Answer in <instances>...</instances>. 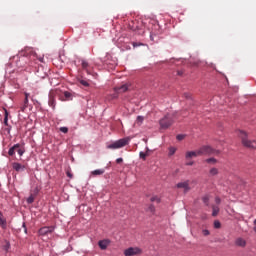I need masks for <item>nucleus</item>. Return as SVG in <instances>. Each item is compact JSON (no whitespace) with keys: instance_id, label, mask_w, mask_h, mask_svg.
Returning <instances> with one entry per match:
<instances>
[{"instance_id":"obj_6","label":"nucleus","mask_w":256,"mask_h":256,"mask_svg":"<svg viewBox=\"0 0 256 256\" xmlns=\"http://www.w3.org/2000/svg\"><path fill=\"white\" fill-rule=\"evenodd\" d=\"M143 251L139 247H130L126 250H124L125 256H135V255H141Z\"/></svg>"},{"instance_id":"obj_50","label":"nucleus","mask_w":256,"mask_h":256,"mask_svg":"<svg viewBox=\"0 0 256 256\" xmlns=\"http://www.w3.org/2000/svg\"><path fill=\"white\" fill-rule=\"evenodd\" d=\"M254 231L256 232V227H254Z\"/></svg>"},{"instance_id":"obj_28","label":"nucleus","mask_w":256,"mask_h":256,"mask_svg":"<svg viewBox=\"0 0 256 256\" xmlns=\"http://www.w3.org/2000/svg\"><path fill=\"white\" fill-rule=\"evenodd\" d=\"M202 201H203L204 204L209 205V196L208 195L204 196L202 198Z\"/></svg>"},{"instance_id":"obj_49","label":"nucleus","mask_w":256,"mask_h":256,"mask_svg":"<svg viewBox=\"0 0 256 256\" xmlns=\"http://www.w3.org/2000/svg\"><path fill=\"white\" fill-rule=\"evenodd\" d=\"M18 150H19V149H16L15 151L18 153Z\"/></svg>"},{"instance_id":"obj_31","label":"nucleus","mask_w":256,"mask_h":256,"mask_svg":"<svg viewBox=\"0 0 256 256\" xmlns=\"http://www.w3.org/2000/svg\"><path fill=\"white\" fill-rule=\"evenodd\" d=\"M176 139H177L178 141H183V139H185V135L179 134V135L176 136Z\"/></svg>"},{"instance_id":"obj_39","label":"nucleus","mask_w":256,"mask_h":256,"mask_svg":"<svg viewBox=\"0 0 256 256\" xmlns=\"http://www.w3.org/2000/svg\"><path fill=\"white\" fill-rule=\"evenodd\" d=\"M24 105H29V98L24 99Z\"/></svg>"},{"instance_id":"obj_25","label":"nucleus","mask_w":256,"mask_h":256,"mask_svg":"<svg viewBox=\"0 0 256 256\" xmlns=\"http://www.w3.org/2000/svg\"><path fill=\"white\" fill-rule=\"evenodd\" d=\"M147 211L149 212V213H155V206L153 205V204H151L149 207H148V209H147Z\"/></svg>"},{"instance_id":"obj_7","label":"nucleus","mask_w":256,"mask_h":256,"mask_svg":"<svg viewBox=\"0 0 256 256\" xmlns=\"http://www.w3.org/2000/svg\"><path fill=\"white\" fill-rule=\"evenodd\" d=\"M115 93L113 94V99H117L119 97V93H125L129 91V85L123 84L122 86H117L114 88Z\"/></svg>"},{"instance_id":"obj_5","label":"nucleus","mask_w":256,"mask_h":256,"mask_svg":"<svg viewBox=\"0 0 256 256\" xmlns=\"http://www.w3.org/2000/svg\"><path fill=\"white\" fill-rule=\"evenodd\" d=\"M16 149H18V155H20V157H23V155L25 154V147L21 144H15L14 146H12L8 151V155L10 157H13V155H15Z\"/></svg>"},{"instance_id":"obj_21","label":"nucleus","mask_w":256,"mask_h":256,"mask_svg":"<svg viewBox=\"0 0 256 256\" xmlns=\"http://www.w3.org/2000/svg\"><path fill=\"white\" fill-rule=\"evenodd\" d=\"M4 125L9 127V114L7 112H5Z\"/></svg>"},{"instance_id":"obj_8","label":"nucleus","mask_w":256,"mask_h":256,"mask_svg":"<svg viewBox=\"0 0 256 256\" xmlns=\"http://www.w3.org/2000/svg\"><path fill=\"white\" fill-rule=\"evenodd\" d=\"M57 95V92L56 91H50L49 93V101H48V105L49 107H52V109H55V105H56V102H55V97Z\"/></svg>"},{"instance_id":"obj_41","label":"nucleus","mask_w":256,"mask_h":256,"mask_svg":"<svg viewBox=\"0 0 256 256\" xmlns=\"http://www.w3.org/2000/svg\"><path fill=\"white\" fill-rule=\"evenodd\" d=\"M24 95H25V99H29V93L25 92Z\"/></svg>"},{"instance_id":"obj_9","label":"nucleus","mask_w":256,"mask_h":256,"mask_svg":"<svg viewBox=\"0 0 256 256\" xmlns=\"http://www.w3.org/2000/svg\"><path fill=\"white\" fill-rule=\"evenodd\" d=\"M53 231H55V228L53 226L42 227L39 229V235H49V233H53Z\"/></svg>"},{"instance_id":"obj_47","label":"nucleus","mask_w":256,"mask_h":256,"mask_svg":"<svg viewBox=\"0 0 256 256\" xmlns=\"http://www.w3.org/2000/svg\"><path fill=\"white\" fill-rule=\"evenodd\" d=\"M186 99H189V95H186Z\"/></svg>"},{"instance_id":"obj_43","label":"nucleus","mask_w":256,"mask_h":256,"mask_svg":"<svg viewBox=\"0 0 256 256\" xmlns=\"http://www.w3.org/2000/svg\"><path fill=\"white\" fill-rule=\"evenodd\" d=\"M177 75H183V71H178Z\"/></svg>"},{"instance_id":"obj_32","label":"nucleus","mask_w":256,"mask_h":256,"mask_svg":"<svg viewBox=\"0 0 256 256\" xmlns=\"http://www.w3.org/2000/svg\"><path fill=\"white\" fill-rule=\"evenodd\" d=\"M61 133H69V128L67 127H61L60 128Z\"/></svg>"},{"instance_id":"obj_48","label":"nucleus","mask_w":256,"mask_h":256,"mask_svg":"<svg viewBox=\"0 0 256 256\" xmlns=\"http://www.w3.org/2000/svg\"><path fill=\"white\" fill-rule=\"evenodd\" d=\"M194 65H198V63H197V62H195V63H194Z\"/></svg>"},{"instance_id":"obj_2","label":"nucleus","mask_w":256,"mask_h":256,"mask_svg":"<svg viewBox=\"0 0 256 256\" xmlns=\"http://www.w3.org/2000/svg\"><path fill=\"white\" fill-rule=\"evenodd\" d=\"M175 119H177V113L166 114L159 122L161 129H169L175 123Z\"/></svg>"},{"instance_id":"obj_13","label":"nucleus","mask_w":256,"mask_h":256,"mask_svg":"<svg viewBox=\"0 0 256 256\" xmlns=\"http://www.w3.org/2000/svg\"><path fill=\"white\" fill-rule=\"evenodd\" d=\"M109 243H110L109 240H100V241L98 242V245H99L100 249H102L103 251H105V249H107V247H109Z\"/></svg>"},{"instance_id":"obj_40","label":"nucleus","mask_w":256,"mask_h":256,"mask_svg":"<svg viewBox=\"0 0 256 256\" xmlns=\"http://www.w3.org/2000/svg\"><path fill=\"white\" fill-rule=\"evenodd\" d=\"M67 176L72 179L73 178V174L71 172H67Z\"/></svg>"},{"instance_id":"obj_37","label":"nucleus","mask_w":256,"mask_h":256,"mask_svg":"<svg viewBox=\"0 0 256 256\" xmlns=\"http://www.w3.org/2000/svg\"><path fill=\"white\" fill-rule=\"evenodd\" d=\"M28 107V105L27 104H24L20 109H21V111L22 112H25V109Z\"/></svg>"},{"instance_id":"obj_29","label":"nucleus","mask_w":256,"mask_h":256,"mask_svg":"<svg viewBox=\"0 0 256 256\" xmlns=\"http://www.w3.org/2000/svg\"><path fill=\"white\" fill-rule=\"evenodd\" d=\"M139 155H140V159H143L144 161L145 159H147V153L140 152Z\"/></svg>"},{"instance_id":"obj_18","label":"nucleus","mask_w":256,"mask_h":256,"mask_svg":"<svg viewBox=\"0 0 256 256\" xmlns=\"http://www.w3.org/2000/svg\"><path fill=\"white\" fill-rule=\"evenodd\" d=\"M219 215V206H212V217H217Z\"/></svg>"},{"instance_id":"obj_42","label":"nucleus","mask_w":256,"mask_h":256,"mask_svg":"<svg viewBox=\"0 0 256 256\" xmlns=\"http://www.w3.org/2000/svg\"><path fill=\"white\" fill-rule=\"evenodd\" d=\"M38 60L40 63H43V57H39Z\"/></svg>"},{"instance_id":"obj_14","label":"nucleus","mask_w":256,"mask_h":256,"mask_svg":"<svg viewBox=\"0 0 256 256\" xmlns=\"http://www.w3.org/2000/svg\"><path fill=\"white\" fill-rule=\"evenodd\" d=\"M12 167H13L14 171H17V172H19V171H25V165H21V164H19V163H17V162H14V163L12 164Z\"/></svg>"},{"instance_id":"obj_17","label":"nucleus","mask_w":256,"mask_h":256,"mask_svg":"<svg viewBox=\"0 0 256 256\" xmlns=\"http://www.w3.org/2000/svg\"><path fill=\"white\" fill-rule=\"evenodd\" d=\"M210 177H215V175H219V169L217 168H211L209 171Z\"/></svg>"},{"instance_id":"obj_44","label":"nucleus","mask_w":256,"mask_h":256,"mask_svg":"<svg viewBox=\"0 0 256 256\" xmlns=\"http://www.w3.org/2000/svg\"><path fill=\"white\" fill-rule=\"evenodd\" d=\"M186 165L192 166V165H193V162H188V163H186Z\"/></svg>"},{"instance_id":"obj_1","label":"nucleus","mask_w":256,"mask_h":256,"mask_svg":"<svg viewBox=\"0 0 256 256\" xmlns=\"http://www.w3.org/2000/svg\"><path fill=\"white\" fill-rule=\"evenodd\" d=\"M238 137L239 139H241L243 147H247V149H256V141L249 140V135L247 134V132L239 130Z\"/></svg>"},{"instance_id":"obj_10","label":"nucleus","mask_w":256,"mask_h":256,"mask_svg":"<svg viewBox=\"0 0 256 256\" xmlns=\"http://www.w3.org/2000/svg\"><path fill=\"white\" fill-rule=\"evenodd\" d=\"M194 157H200L199 150L196 151H187L185 154L186 159H193Z\"/></svg>"},{"instance_id":"obj_26","label":"nucleus","mask_w":256,"mask_h":256,"mask_svg":"<svg viewBox=\"0 0 256 256\" xmlns=\"http://www.w3.org/2000/svg\"><path fill=\"white\" fill-rule=\"evenodd\" d=\"M214 228L221 229V222H219V220L214 221Z\"/></svg>"},{"instance_id":"obj_46","label":"nucleus","mask_w":256,"mask_h":256,"mask_svg":"<svg viewBox=\"0 0 256 256\" xmlns=\"http://www.w3.org/2000/svg\"><path fill=\"white\" fill-rule=\"evenodd\" d=\"M182 117H187V115H185V114L182 113Z\"/></svg>"},{"instance_id":"obj_16","label":"nucleus","mask_w":256,"mask_h":256,"mask_svg":"<svg viewBox=\"0 0 256 256\" xmlns=\"http://www.w3.org/2000/svg\"><path fill=\"white\" fill-rule=\"evenodd\" d=\"M0 227H2V229H5V227H7V220L4 219L3 213L1 211H0Z\"/></svg>"},{"instance_id":"obj_19","label":"nucleus","mask_w":256,"mask_h":256,"mask_svg":"<svg viewBox=\"0 0 256 256\" xmlns=\"http://www.w3.org/2000/svg\"><path fill=\"white\" fill-rule=\"evenodd\" d=\"M205 162L209 163L211 165H215V164H217V159H215V158H208V159L205 160Z\"/></svg>"},{"instance_id":"obj_34","label":"nucleus","mask_w":256,"mask_h":256,"mask_svg":"<svg viewBox=\"0 0 256 256\" xmlns=\"http://www.w3.org/2000/svg\"><path fill=\"white\" fill-rule=\"evenodd\" d=\"M202 234L204 235V237H207L210 235V232H209V230L205 229L202 231Z\"/></svg>"},{"instance_id":"obj_11","label":"nucleus","mask_w":256,"mask_h":256,"mask_svg":"<svg viewBox=\"0 0 256 256\" xmlns=\"http://www.w3.org/2000/svg\"><path fill=\"white\" fill-rule=\"evenodd\" d=\"M236 247H247V241L241 237L235 240Z\"/></svg>"},{"instance_id":"obj_15","label":"nucleus","mask_w":256,"mask_h":256,"mask_svg":"<svg viewBox=\"0 0 256 256\" xmlns=\"http://www.w3.org/2000/svg\"><path fill=\"white\" fill-rule=\"evenodd\" d=\"M104 173H105V169L101 168V169L93 170L91 172V175L93 177H98L99 175H103Z\"/></svg>"},{"instance_id":"obj_12","label":"nucleus","mask_w":256,"mask_h":256,"mask_svg":"<svg viewBox=\"0 0 256 256\" xmlns=\"http://www.w3.org/2000/svg\"><path fill=\"white\" fill-rule=\"evenodd\" d=\"M177 188L178 189H184V192L187 193V191H189V189H191L189 187V182H180L177 184Z\"/></svg>"},{"instance_id":"obj_30","label":"nucleus","mask_w":256,"mask_h":256,"mask_svg":"<svg viewBox=\"0 0 256 256\" xmlns=\"http://www.w3.org/2000/svg\"><path fill=\"white\" fill-rule=\"evenodd\" d=\"M80 85H83L84 87H89V82L85 80H80Z\"/></svg>"},{"instance_id":"obj_24","label":"nucleus","mask_w":256,"mask_h":256,"mask_svg":"<svg viewBox=\"0 0 256 256\" xmlns=\"http://www.w3.org/2000/svg\"><path fill=\"white\" fill-rule=\"evenodd\" d=\"M150 201L152 203H155V201H156V203H160L161 199H159V197H157V196H153V197L150 198Z\"/></svg>"},{"instance_id":"obj_35","label":"nucleus","mask_w":256,"mask_h":256,"mask_svg":"<svg viewBox=\"0 0 256 256\" xmlns=\"http://www.w3.org/2000/svg\"><path fill=\"white\" fill-rule=\"evenodd\" d=\"M215 203H216V205H220L221 204V198L216 197L215 198Z\"/></svg>"},{"instance_id":"obj_22","label":"nucleus","mask_w":256,"mask_h":256,"mask_svg":"<svg viewBox=\"0 0 256 256\" xmlns=\"http://www.w3.org/2000/svg\"><path fill=\"white\" fill-rule=\"evenodd\" d=\"M176 151H177V148L170 147L169 148V156L171 157V156L175 155Z\"/></svg>"},{"instance_id":"obj_3","label":"nucleus","mask_w":256,"mask_h":256,"mask_svg":"<svg viewBox=\"0 0 256 256\" xmlns=\"http://www.w3.org/2000/svg\"><path fill=\"white\" fill-rule=\"evenodd\" d=\"M130 141H131L130 137L119 139L118 141H115L114 143L108 145L107 149H121L122 147L129 145Z\"/></svg>"},{"instance_id":"obj_38","label":"nucleus","mask_w":256,"mask_h":256,"mask_svg":"<svg viewBox=\"0 0 256 256\" xmlns=\"http://www.w3.org/2000/svg\"><path fill=\"white\" fill-rule=\"evenodd\" d=\"M116 163H118V165L121 164V163H123V158H118V159H116Z\"/></svg>"},{"instance_id":"obj_33","label":"nucleus","mask_w":256,"mask_h":256,"mask_svg":"<svg viewBox=\"0 0 256 256\" xmlns=\"http://www.w3.org/2000/svg\"><path fill=\"white\" fill-rule=\"evenodd\" d=\"M35 201V197H33V195H31L28 199H27V203L31 204Z\"/></svg>"},{"instance_id":"obj_36","label":"nucleus","mask_w":256,"mask_h":256,"mask_svg":"<svg viewBox=\"0 0 256 256\" xmlns=\"http://www.w3.org/2000/svg\"><path fill=\"white\" fill-rule=\"evenodd\" d=\"M64 96L66 97V99H69V97H71V93H69V92H64Z\"/></svg>"},{"instance_id":"obj_20","label":"nucleus","mask_w":256,"mask_h":256,"mask_svg":"<svg viewBox=\"0 0 256 256\" xmlns=\"http://www.w3.org/2000/svg\"><path fill=\"white\" fill-rule=\"evenodd\" d=\"M143 121H145V118L143 116H138L136 119L137 125H143Z\"/></svg>"},{"instance_id":"obj_4","label":"nucleus","mask_w":256,"mask_h":256,"mask_svg":"<svg viewBox=\"0 0 256 256\" xmlns=\"http://www.w3.org/2000/svg\"><path fill=\"white\" fill-rule=\"evenodd\" d=\"M198 153L201 157V155H219L221 152L211 146L205 145L198 149Z\"/></svg>"},{"instance_id":"obj_45","label":"nucleus","mask_w":256,"mask_h":256,"mask_svg":"<svg viewBox=\"0 0 256 256\" xmlns=\"http://www.w3.org/2000/svg\"><path fill=\"white\" fill-rule=\"evenodd\" d=\"M150 39H151V41H154V39H153V35H151V36H150Z\"/></svg>"},{"instance_id":"obj_23","label":"nucleus","mask_w":256,"mask_h":256,"mask_svg":"<svg viewBox=\"0 0 256 256\" xmlns=\"http://www.w3.org/2000/svg\"><path fill=\"white\" fill-rule=\"evenodd\" d=\"M3 249L6 252L9 251V249H11V243H9V241H6Z\"/></svg>"},{"instance_id":"obj_27","label":"nucleus","mask_w":256,"mask_h":256,"mask_svg":"<svg viewBox=\"0 0 256 256\" xmlns=\"http://www.w3.org/2000/svg\"><path fill=\"white\" fill-rule=\"evenodd\" d=\"M87 67H89V63H87V61H82V68L86 69L87 73H89V70H87Z\"/></svg>"}]
</instances>
